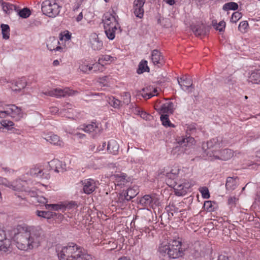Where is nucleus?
Returning a JSON list of instances; mask_svg holds the SVG:
<instances>
[{
  "instance_id": "61",
  "label": "nucleus",
  "mask_w": 260,
  "mask_h": 260,
  "mask_svg": "<svg viewBox=\"0 0 260 260\" xmlns=\"http://www.w3.org/2000/svg\"><path fill=\"white\" fill-rule=\"evenodd\" d=\"M167 4L171 6L175 4L174 0H164Z\"/></svg>"
},
{
  "instance_id": "17",
  "label": "nucleus",
  "mask_w": 260,
  "mask_h": 260,
  "mask_svg": "<svg viewBox=\"0 0 260 260\" xmlns=\"http://www.w3.org/2000/svg\"><path fill=\"white\" fill-rule=\"evenodd\" d=\"M179 169L175 167L172 169L170 171H166L165 169L162 172H161L160 174H162L166 178V181L171 183L172 180L176 179L178 177V175L179 173Z\"/></svg>"
},
{
  "instance_id": "50",
  "label": "nucleus",
  "mask_w": 260,
  "mask_h": 260,
  "mask_svg": "<svg viewBox=\"0 0 260 260\" xmlns=\"http://www.w3.org/2000/svg\"><path fill=\"white\" fill-rule=\"evenodd\" d=\"M242 16L241 13L237 11L234 12L231 19V22L233 23H236Z\"/></svg>"
},
{
  "instance_id": "48",
  "label": "nucleus",
  "mask_w": 260,
  "mask_h": 260,
  "mask_svg": "<svg viewBox=\"0 0 260 260\" xmlns=\"http://www.w3.org/2000/svg\"><path fill=\"white\" fill-rule=\"evenodd\" d=\"M238 199L235 197H230L228 199V204L230 208L235 207L237 204Z\"/></svg>"
},
{
  "instance_id": "15",
  "label": "nucleus",
  "mask_w": 260,
  "mask_h": 260,
  "mask_svg": "<svg viewBox=\"0 0 260 260\" xmlns=\"http://www.w3.org/2000/svg\"><path fill=\"white\" fill-rule=\"evenodd\" d=\"M89 46L94 50H100L103 48V41L95 34H91L89 37Z\"/></svg>"
},
{
  "instance_id": "10",
  "label": "nucleus",
  "mask_w": 260,
  "mask_h": 260,
  "mask_svg": "<svg viewBox=\"0 0 260 260\" xmlns=\"http://www.w3.org/2000/svg\"><path fill=\"white\" fill-rule=\"evenodd\" d=\"M173 104L171 102L162 103L158 100L156 101L154 105V108L159 113L164 114L172 113Z\"/></svg>"
},
{
  "instance_id": "16",
  "label": "nucleus",
  "mask_w": 260,
  "mask_h": 260,
  "mask_svg": "<svg viewBox=\"0 0 260 260\" xmlns=\"http://www.w3.org/2000/svg\"><path fill=\"white\" fill-rule=\"evenodd\" d=\"M145 0H135L134 3V13L135 15L139 18H142L144 16L143 6Z\"/></svg>"
},
{
  "instance_id": "28",
  "label": "nucleus",
  "mask_w": 260,
  "mask_h": 260,
  "mask_svg": "<svg viewBox=\"0 0 260 260\" xmlns=\"http://www.w3.org/2000/svg\"><path fill=\"white\" fill-rule=\"evenodd\" d=\"M248 81L253 84H260V69L252 71L248 77Z\"/></svg>"
},
{
  "instance_id": "13",
  "label": "nucleus",
  "mask_w": 260,
  "mask_h": 260,
  "mask_svg": "<svg viewBox=\"0 0 260 260\" xmlns=\"http://www.w3.org/2000/svg\"><path fill=\"white\" fill-rule=\"evenodd\" d=\"M81 183L83 192L87 194L92 193L95 190L98 184L96 181L91 178L84 179L82 181Z\"/></svg>"
},
{
  "instance_id": "3",
  "label": "nucleus",
  "mask_w": 260,
  "mask_h": 260,
  "mask_svg": "<svg viewBox=\"0 0 260 260\" xmlns=\"http://www.w3.org/2000/svg\"><path fill=\"white\" fill-rule=\"evenodd\" d=\"M58 255L59 260H95L83 247L74 243L63 247Z\"/></svg>"
},
{
  "instance_id": "37",
  "label": "nucleus",
  "mask_w": 260,
  "mask_h": 260,
  "mask_svg": "<svg viewBox=\"0 0 260 260\" xmlns=\"http://www.w3.org/2000/svg\"><path fill=\"white\" fill-rule=\"evenodd\" d=\"M145 72H149V68L147 65V61L145 60H142L139 64V67L137 72L140 74Z\"/></svg>"
},
{
  "instance_id": "20",
  "label": "nucleus",
  "mask_w": 260,
  "mask_h": 260,
  "mask_svg": "<svg viewBox=\"0 0 260 260\" xmlns=\"http://www.w3.org/2000/svg\"><path fill=\"white\" fill-rule=\"evenodd\" d=\"M44 139L50 143L54 145H57L59 146H63V143L60 140L59 137L54 134L51 133L47 134L45 136Z\"/></svg>"
},
{
  "instance_id": "47",
  "label": "nucleus",
  "mask_w": 260,
  "mask_h": 260,
  "mask_svg": "<svg viewBox=\"0 0 260 260\" xmlns=\"http://www.w3.org/2000/svg\"><path fill=\"white\" fill-rule=\"evenodd\" d=\"M199 191L201 192L202 197L204 199H209L210 198V193L209 190L207 187H202L199 188Z\"/></svg>"
},
{
  "instance_id": "35",
  "label": "nucleus",
  "mask_w": 260,
  "mask_h": 260,
  "mask_svg": "<svg viewBox=\"0 0 260 260\" xmlns=\"http://www.w3.org/2000/svg\"><path fill=\"white\" fill-rule=\"evenodd\" d=\"M170 243L162 242L158 247V251L162 254H167L169 256Z\"/></svg>"
},
{
  "instance_id": "64",
  "label": "nucleus",
  "mask_w": 260,
  "mask_h": 260,
  "mask_svg": "<svg viewBox=\"0 0 260 260\" xmlns=\"http://www.w3.org/2000/svg\"><path fill=\"white\" fill-rule=\"evenodd\" d=\"M59 64V62L58 60H55L53 62V64L54 66H57Z\"/></svg>"
},
{
  "instance_id": "30",
  "label": "nucleus",
  "mask_w": 260,
  "mask_h": 260,
  "mask_svg": "<svg viewBox=\"0 0 260 260\" xmlns=\"http://www.w3.org/2000/svg\"><path fill=\"white\" fill-rule=\"evenodd\" d=\"M2 6L3 11L7 14H9L12 13L14 11H19L17 7L13 4L8 2H3Z\"/></svg>"
},
{
  "instance_id": "5",
  "label": "nucleus",
  "mask_w": 260,
  "mask_h": 260,
  "mask_svg": "<svg viewBox=\"0 0 260 260\" xmlns=\"http://www.w3.org/2000/svg\"><path fill=\"white\" fill-rule=\"evenodd\" d=\"M41 8L44 14L49 17L54 18L59 14L61 7L54 1L45 0L43 2Z\"/></svg>"
},
{
  "instance_id": "60",
  "label": "nucleus",
  "mask_w": 260,
  "mask_h": 260,
  "mask_svg": "<svg viewBox=\"0 0 260 260\" xmlns=\"http://www.w3.org/2000/svg\"><path fill=\"white\" fill-rule=\"evenodd\" d=\"M217 260H229V258L228 256L223 255H220L218 256Z\"/></svg>"
},
{
  "instance_id": "63",
  "label": "nucleus",
  "mask_w": 260,
  "mask_h": 260,
  "mask_svg": "<svg viewBox=\"0 0 260 260\" xmlns=\"http://www.w3.org/2000/svg\"><path fill=\"white\" fill-rule=\"evenodd\" d=\"M118 260H131V259L126 256H122L119 258Z\"/></svg>"
},
{
  "instance_id": "38",
  "label": "nucleus",
  "mask_w": 260,
  "mask_h": 260,
  "mask_svg": "<svg viewBox=\"0 0 260 260\" xmlns=\"http://www.w3.org/2000/svg\"><path fill=\"white\" fill-rule=\"evenodd\" d=\"M194 34L197 36H202L206 34V28L203 25H198L193 28Z\"/></svg>"
},
{
  "instance_id": "54",
  "label": "nucleus",
  "mask_w": 260,
  "mask_h": 260,
  "mask_svg": "<svg viewBox=\"0 0 260 260\" xmlns=\"http://www.w3.org/2000/svg\"><path fill=\"white\" fill-rule=\"evenodd\" d=\"M123 103L125 104H128L131 101V94L128 92H124L123 95Z\"/></svg>"
},
{
  "instance_id": "29",
  "label": "nucleus",
  "mask_w": 260,
  "mask_h": 260,
  "mask_svg": "<svg viewBox=\"0 0 260 260\" xmlns=\"http://www.w3.org/2000/svg\"><path fill=\"white\" fill-rule=\"evenodd\" d=\"M153 199L150 195H145L139 201L140 204L146 208L152 207Z\"/></svg>"
},
{
  "instance_id": "43",
  "label": "nucleus",
  "mask_w": 260,
  "mask_h": 260,
  "mask_svg": "<svg viewBox=\"0 0 260 260\" xmlns=\"http://www.w3.org/2000/svg\"><path fill=\"white\" fill-rule=\"evenodd\" d=\"M36 214L38 216L40 217H43L44 218L49 219L52 216V212L49 211H44L37 210L36 211Z\"/></svg>"
},
{
  "instance_id": "49",
  "label": "nucleus",
  "mask_w": 260,
  "mask_h": 260,
  "mask_svg": "<svg viewBox=\"0 0 260 260\" xmlns=\"http://www.w3.org/2000/svg\"><path fill=\"white\" fill-rule=\"evenodd\" d=\"M248 23L246 21H243L240 23L238 28L242 32H245L247 30Z\"/></svg>"
},
{
  "instance_id": "19",
  "label": "nucleus",
  "mask_w": 260,
  "mask_h": 260,
  "mask_svg": "<svg viewBox=\"0 0 260 260\" xmlns=\"http://www.w3.org/2000/svg\"><path fill=\"white\" fill-rule=\"evenodd\" d=\"M116 57L107 54L101 56L98 59V62L96 63V64H99L98 67L99 71L102 72L105 64L114 61Z\"/></svg>"
},
{
  "instance_id": "11",
  "label": "nucleus",
  "mask_w": 260,
  "mask_h": 260,
  "mask_svg": "<svg viewBox=\"0 0 260 260\" xmlns=\"http://www.w3.org/2000/svg\"><path fill=\"white\" fill-rule=\"evenodd\" d=\"M24 183L22 180H18L12 183L10 182L6 178L0 177V184L9 187L14 190H21L23 189V184Z\"/></svg>"
},
{
  "instance_id": "22",
  "label": "nucleus",
  "mask_w": 260,
  "mask_h": 260,
  "mask_svg": "<svg viewBox=\"0 0 260 260\" xmlns=\"http://www.w3.org/2000/svg\"><path fill=\"white\" fill-rule=\"evenodd\" d=\"M82 129L86 133L99 134L101 132V128L99 123L92 122L91 124L83 125Z\"/></svg>"
},
{
  "instance_id": "25",
  "label": "nucleus",
  "mask_w": 260,
  "mask_h": 260,
  "mask_svg": "<svg viewBox=\"0 0 260 260\" xmlns=\"http://www.w3.org/2000/svg\"><path fill=\"white\" fill-rule=\"evenodd\" d=\"M47 165L48 166V168H50L51 169L57 173L62 172L64 169L62 162L58 159H53Z\"/></svg>"
},
{
  "instance_id": "44",
  "label": "nucleus",
  "mask_w": 260,
  "mask_h": 260,
  "mask_svg": "<svg viewBox=\"0 0 260 260\" xmlns=\"http://www.w3.org/2000/svg\"><path fill=\"white\" fill-rule=\"evenodd\" d=\"M126 176L122 174L120 176H117L116 178V182L117 185H124L126 181Z\"/></svg>"
},
{
  "instance_id": "45",
  "label": "nucleus",
  "mask_w": 260,
  "mask_h": 260,
  "mask_svg": "<svg viewBox=\"0 0 260 260\" xmlns=\"http://www.w3.org/2000/svg\"><path fill=\"white\" fill-rule=\"evenodd\" d=\"M121 103V101L114 97L110 98L109 100V104L115 108H118L120 106Z\"/></svg>"
},
{
  "instance_id": "31",
  "label": "nucleus",
  "mask_w": 260,
  "mask_h": 260,
  "mask_svg": "<svg viewBox=\"0 0 260 260\" xmlns=\"http://www.w3.org/2000/svg\"><path fill=\"white\" fill-rule=\"evenodd\" d=\"M115 200V202L117 203L118 206L121 208L124 207L126 205V202L129 201L123 191L121 193L117 194V198Z\"/></svg>"
},
{
  "instance_id": "26",
  "label": "nucleus",
  "mask_w": 260,
  "mask_h": 260,
  "mask_svg": "<svg viewBox=\"0 0 260 260\" xmlns=\"http://www.w3.org/2000/svg\"><path fill=\"white\" fill-rule=\"evenodd\" d=\"M157 94L156 88H153L149 86L144 88L142 91V96L145 99H149L152 96Z\"/></svg>"
},
{
  "instance_id": "14",
  "label": "nucleus",
  "mask_w": 260,
  "mask_h": 260,
  "mask_svg": "<svg viewBox=\"0 0 260 260\" xmlns=\"http://www.w3.org/2000/svg\"><path fill=\"white\" fill-rule=\"evenodd\" d=\"M11 245V240L8 238L6 231L0 228V250L4 252L8 251Z\"/></svg>"
},
{
  "instance_id": "2",
  "label": "nucleus",
  "mask_w": 260,
  "mask_h": 260,
  "mask_svg": "<svg viewBox=\"0 0 260 260\" xmlns=\"http://www.w3.org/2000/svg\"><path fill=\"white\" fill-rule=\"evenodd\" d=\"M222 141L220 137L213 138L203 144V148L208 159L213 161L217 159L226 160L233 156L232 150L229 149H221Z\"/></svg>"
},
{
  "instance_id": "57",
  "label": "nucleus",
  "mask_w": 260,
  "mask_h": 260,
  "mask_svg": "<svg viewBox=\"0 0 260 260\" xmlns=\"http://www.w3.org/2000/svg\"><path fill=\"white\" fill-rule=\"evenodd\" d=\"M50 112L52 114H56V113H59V112H60L58 108H57L56 107H51L50 108Z\"/></svg>"
},
{
  "instance_id": "24",
  "label": "nucleus",
  "mask_w": 260,
  "mask_h": 260,
  "mask_svg": "<svg viewBox=\"0 0 260 260\" xmlns=\"http://www.w3.org/2000/svg\"><path fill=\"white\" fill-rule=\"evenodd\" d=\"M59 41L54 38L50 39L48 43L47 44V47L50 51H63V48L59 46Z\"/></svg>"
},
{
  "instance_id": "12",
  "label": "nucleus",
  "mask_w": 260,
  "mask_h": 260,
  "mask_svg": "<svg viewBox=\"0 0 260 260\" xmlns=\"http://www.w3.org/2000/svg\"><path fill=\"white\" fill-rule=\"evenodd\" d=\"M192 186L191 184L186 180L181 183H175L174 190L175 194L178 196H184Z\"/></svg>"
},
{
  "instance_id": "4",
  "label": "nucleus",
  "mask_w": 260,
  "mask_h": 260,
  "mask_svg": "<svg viewBox=\"0 0 260 260\" xmlns=\"http://www.w3.org/2000/svg\"><path fill=\"white\" fill-rule=\"evenodd\" d=\"M119 18L115 13L106 14L104 19V25L105 34L110 40H113L115 37V32L120 28L118 23Z\"/></svg>"
},
{
  "instance_id": "33",
  "label": "nucleus",
  "mask_w": 260,
  "mask_h": 260,
  "mask_svg": "<svg viewBox=\"0 0 260 260\" xmlns=\"http://www.w3.org/2000/svg\"><path fill=\"white\" fill-rule=\"evenodd\" d=\"M26 86V82L25 80L24 79H19L12 86V89L14 91H19L24 88Z\"/></svg>"
},
{
  "instance_id": "46",
  "label": "nucleus",
  "mask_w": 260,
  "mask_h": 260,
  "mask_svg": "<svg viewBox=\"0 0 260 260\" xmlns=\"http://www.w3.org/2000/svg\"><path fill=\"white\" fill-rule=\"evenodd\" d=\"M17 12L19 16L23 18H26L30 15V11L29 9L27 8H23L22 10Z\"/></svg>"
},
{
  "instance_id": "52",
  "label": "nucleus",
  "mask_w": 260,
  "mask_h": 260,
  "mask_svg": "<svg viewBox=\"0 0 260 260\" xmlns=\"http://www.w3.org/2000/svg\"><path fill=\"white\" fill-rule=\"evenodd\" d=\"M176 141L179 145H181L182 146H187V144L186 142V141H187L186 137H178L176 139Z\"/></svg>"
},
{
  "instance_id": "39",
  "label": "nucleus",
  "mask_w": 260,
  "mask_h": 260,
  "mask_svg": "<svg viewBox=\"0 0 260 260\" xmlns=\"http://www.w3.org/2000/svg\"><path fill=\"white\" fill-rule=\"evenodd\" d=\"M225 186L227 189L233 190L236 186V181L235 178L231 177H228L226 181Z\"/></svg>"
},
{
  "instance_id": "8",
  "label": "nucleus",
  "mask_w": 260,
  "mask_h": 260,
  "mask_svg": "<svg viewBox=\"0 0 260 260\" xmlns=\"http://www.w3.org/2000/svg\"><path fill=\"white\" fill-rule=\"evenodd\" d=\"M169 257L177 258L183 254V248L181 247L182 242L179 239H174L170 242Z\"/></svg>"
},
{
  "instance_id": "18",
  "label": "nucleus",
  "mask_w": 260,
  "mask_h": 260,
  "mask_svg": "<svg viewBox=\"0 0 260 260\" xmlns=\"http://www.w3.org/2000/svg\"><path fill=\"white\" fill-rule=\"evenodd\" d=\"M178 82L181 88L184 90H189L192 85V81L189 75H183L178 79Z\"/></svg>"
},
{
  "instance_id": "53",
  "label": "nucleus",
  "mask_w": 260,
  "mask_h": 260,
  "mask_svg": "<svg viewBox=\"0 0 260 260\" xmlns=\"http://www.w3.org/2000/svg\"><path fill=\"white\" fill-rule=\"evenodd\" d=\"M225 27V22L223 21H220L215 28L219 31H222Z\"/></svg>"
},
{
  "instance_id": "59",
  "label": "nucleus",
  "mask_w": 260,
  "mask_h": 260,
  "mask_svg": "<svg viewBox=\"0 0 260 260\" xmlns=\"http://www.w3.org/2000/svg\"><path fill=\"white\" fill-rule=\"evenodd\" d=\"M82 19H83V14H82V13L81 12L77 16V17H76V21L77 22H79V21H81Z\"/></svg>"
},
{
  "instance_id": "1",
  "label": "nucleus",
  "mask_w": 260,
  "mask_h": 260,
  "mask_svg": "<svg viewBox=\"0 0 260 260\" xmlns=\"http://www.w3.org/2000/svg\"><path fill=\"white\" fill-rule=\"evenodd\" d=\"M18 231L13 238L17 247L20 250H27L38 247L43 240L41 230L19 226Z\"/></svg>"
},
{
  "instance_id": "62",
  "label": "nucleus",
  "mask_w": 260,
  "mask_h": 260,
  "mask_svg": "<svg viewBox=\"0 0 260 260\" xmlns=\"http://www.w3.org/2000/svg\"><path fill=\"white\" fill-rule=\"evenodd\" d=\"M63 37L65 38V39L67 40H69L71 39V35L69 32L66 34Z\"/></svg>"
},
{
  "instance_id": "21",
  "label": "nucleus",
  "mask_w": 260,
  "mask_h": 260,
  "mask_svg": "<svg viewBox=\"0 0 260 260\" xmlns=\"http://www.w3.org/2000/svg\"><path fill=\"white\" fill-rule=\"evenodd\" d=\"M73 106L70 103H64L62 108L60 110L59 114L69 118H73V115L71 114L73 113Z\"/></svg>"
},
{
  "instance_id": "27",
  "label": "nucleus",
  "mask_w": 260,
  "mask_h": 260,
  "mask_svg": "<svg viewBox=\"0 0 260 260\" xmlns=\"http://www.w3.org/2000/svg\"><path fill=\"white\" fill-rule=\"evenodd\" d=\"M119 148L117 141L114 139L110 140L107 145V150L110 153L116 154Z\"/></svg>"
},
{
  "instance_id": "36",
  "label": "nucleus",
  "mask_w": 260,
  "mask_h": 260,
  "mask_svg": "<svg viewBox=\"0 0 260 260\" xmlns=\"http://www.w3.org/2000/svg\"><path fill=\"white\" fill-rule=\"evenodd\" d=\"M2 127H0L1 132H4V129L6 128L8 131L11 130L13 128L14 123L13 121L7 120H3L1 122Z\"/></svg>"
},
{
  "instance_id": "9",
  "label": "nucleus",
  "mask_w": 260,
  "mask_h": 260,
  "mask_svg": "<svg viewBox=\"0 0 260 260\" xmlns=\"http://www.w3.org/2000/svg\"><path fill=\"white\" fill-rule=\"evenodd\" d=\"M30 174L39 178L48 179L50 177L48 166L47 165H37L30 169Z\"/></svg>"
},
{
  "instance_id": "40",
  "label": "nucleus",
  "mask_w": 260,
  "mask_h": 260,
  "mask_svg": "<svg viewBox=\"0 0 260 260\" xmlns=\"http://www.w3.org/2000/svg\"><path fill=\"white\" fill-rule=\"evenodd\" d=\"M3 38L4 39H8L10 37V27L7 24H2L1 25Z\"/></svg>"
},
{
  "instance_id": "51",
  "label": "nucleus",
  "mask_w": 260,
  "mask_h": 260,
  "mask_svg": "<svg viewBox=\"0 0 260 260\" xmlns=\"http://www.w3.org/2000/svg\"><path fill=\"white\" fill-rule=\"evenodd\" d=\"M110 79V78L109 76H106L102 77H100L98 79V82L102 84L103 86H106L109 82Z\"/></svg>"
},
{
  "instance_id": "41",
  "label": "nucleus",
  "mask_w": 260,
  "mask_h": 260,
  "mask_svg": "<svg viewBox=\"0 0 260 260\" xmlns=\"http://www.w3.org/2000/svg\"><path fill=\"white\" fill-rule=\"evenodd\" d=\"M160 120L163 125L167 127H174V125L170 121L169 116L168 115L162 114L160 116Z\"/></svg>"
},
{
  "instance_id": "6",
  "label": "nucleus",
  "mask_w": 260,
  "mask_h": 260,
  "mask_svg": "<svg viewBox=\"0 0 260 260\" xmlns=\"http://www.w3.org/2000/svg\"><path fill=\"white\" fill-rule=\"evenodd\" d=\"M78 70L84 74H89L92 70L93 72L96 73L99 71L98 67L99 64L94 63L92 59L87 58H83L78 61Z\"/></svg>"
},
{
  "instance_id": "58",
  "label": "nucleus",
  "mask_w": 260,
  "mask_h": 260,
  "mask_svg": "<svg viewBox=\"0 0 260 260\" xmlns=\"http://www.w3.org/2000/svg\"><path fill=\"white\" fill-rule=\"evenodd\" d=\"M204 206H206V208L208 210H211V209H210V208L212 207V203L211 201H206L204 203Z\"/></svg>"
},
{
  "instance_id": "32",
  "label": "nucleus",
  "mask_w": 260,
  "mask_h": 260,
  "mask_svg": "<svg viewBox=\"0 0 260 260\" xmlns=\"http://www.w3.org/2000/svg\"><path fill=\"white\" fill-rule=\"evenodd\" d=\"M128 200L129 201L135 197L139 193V189L137 186L128 188L126 190L123 191Z\"/></svg>"
},
{
  "instance_id": "56",
  "label": "nucleus",
  "mask_w": 260,
  "mask_h": 260,
  "mask_svg": "<svg viewBox=\"0 0 260 260\" xmlns=\"http://www.w3.org/2000/svg\"><path fill=\"white\" fill-rule=\"evenodd\" d=\"M186 140L187 141H186V142L187 145H193L195 143L194 139L191 137H186Z\"/></svg>"
},
{
  "instance_id": "7",
  "label": "nucleus",
  "mask_w": 260,
  "mask_h": 260,
  "mask_svg": "<svg viewBox=\"0 0 260 260\" xmlns=\"http://www.w3.org/2000/svg\"><path fill=\"white\" fill-rule=\"evenodd\" d=\"M78 93V92L77 90H74L68 87L63 89L57 88L51 89L48 91L43 92V93L46 95L56 98H60L67 95L72 96L77 94Z\"/></svg>"
},
{
  "instance_id": "34",
  "label": "nucleus",
  "mask_w": 260,
  "mask_h": 260,
  "mask_svg": "<svg viewBox=\"0 0 260 260\" xmlns=\"http://www.w3.org/2000/svg\"><path fill=\"white\" fill-rule=\"evenodd\" d=\"M45 208L47 210H54V211H64L65 206L63 204H45Z\"/></svg>"
},
{
  "instance_id": "55",
  "label": "nucleus",
  "mask_w": 260,
  "mask_h": 260,
  "mask_svg": "<svg viewBox=\"0 0 260 260\" xmlns=\"http://www.w3.org/2000/svg\"><path fill=\"white\" fill-rule=\"evenodd\" d=\"M65 206V208L64 209V211L66 210V208L68 209H72V208H75L77 207V204L75 202L71 201L68 204H64Z\"/></svg>"
},
{
  "instance_id": "42",
  "label": "nucleus",
  "mask_w": 260,
  "mask_h": 260,
  "mask_svg": "<svg viewBox=\"0 0 260 260\" xmlns=\"http://www.w3.org/2000/svg\"><path fill=\"white\" fill-rule=\"evenodd\" d=\"M238 8V5L235 2H230L225 4L223 6V9L224 11L228 10H236Z\"/></svg>"
},
{
  "instance_id": "23",
  "label": "nucleus",
  "mask_w": 260,
  "mask_h": 260,
  "mask_svg": "<svg viewBox=\"0 0 260 260\" xmlns=\"http://www.w3.org/2000/svg\"><path fill=\"white\" fill-rule=\"evenodd\" d=\"M151 60L154 64L158 66L162 65L164 62L161 53L157 50H154L151 53Z\"/></svg>"
}]
</instances>
